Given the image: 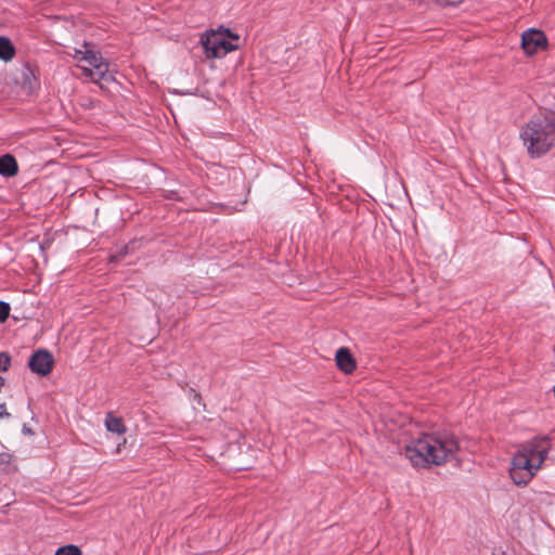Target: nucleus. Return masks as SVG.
Instances as JSON below:
<instances>
[{"label": "nucleus", "mask_w": 555, "mask_h": 555, "mask_svg": "<svg viewBox=\"0 0 555 555\" xmlns=\"http://www.w3.org/2000/svg\"><path fill=\"white\" fill-rule=\"evenodd\" d=\"M240 36L229 28L219 27L201 37L203 52L207 59H221L240 48Z\"/></svg>", "instance_id": "obj_4"}, {"label": "nucleus", "mask_w": 555, "mask_h": 555, "mask_svg": "<svg viewBox=\"0 0 555 555\" xmlns=\"http://www.w3.org/2000/svg\"><path fill=\"white\" fill-rule=\"evenodd\" d=\"M16 469L13 455L8 452L0 453V470L3 473H12Z\"/></svg>", "instance_id": "obj_13"}, {"label": "nucleus", "mask_w": 555, "mask_h": 555, "mask_svg": "<svg viewBox=\"0 0 555 555\" xmlns=\"http://www.w3.org/2000/svg\"><path fill=\"white\" fill-rule=\"evenodd\" d=\"M120 257H121V255L113 256V257H112V261H117Z\"/></svg>", "instance_id": "obj_18"}, {"label": "nucleus", "mask_w": 555, "mask_h": 555, "mask_svg": "<svg viewBox=\"0 0 555 555\" xmlns=\"http://www.w3.org/2000/svg\"><path fill=\"white\" fill-rule=\"evenodd\" d=\"M10 414L7 412V406L4 403L0 404V418L2 417H9Z\"/></svg>", "instance_id": "obj_17"}, {"label": "nucleus", "mask_w": 555, "mask_h": 555, "mask_svg": "<svg viewBox=\"0 0 555 555\" xmlns=\"http://www.w3.org/2000/svg\"><path fill=\"white\" fill-rule=\"evenodd\" d=\"M15 55V48L8 37H0V60L10 62Z\"/></svg>", "instance_id": "obj_11"}, {"label": "nucleus", "mask_w": 555, "mask_h": 555, "mask_svg": "<svg viewBox=\"0 0 555 555\" xmlns=\"http://www.w3.org/2000/svg\"><path fill=\"white\" fill-rule=\"evenodd\" d=\"M28 365L34 373L44 376L53 367V358L47 350H38L30 357Z\"/></svg>", "instance_id": "obj_7"}, {"label": "nucleus", "mask_w": 555, "mask_h": 555, "mask_svg": "<svg viewBox=\"0 0 555 555\" xmlns=\"http://www.w3.org/2000/svg\"><path fill=\"white\" fill-rule=\"evenodd\" d=\"M55 555H81V551L76 545L68 544L57 548Z\"/></svg>", "instance_id": "obj_14"}, {"label": "nucleus", "mask_w": 555, "mask_h": 555, "mask_svg": "<svg viewBox=\"0 0 555 555\" xmlns=\"http://www.w3.org/2000/svg\"><path fill=\"white\" fill-rule=\"evenodd\" d=\"M17 164L15 158L10 155H3L0 157V175L11 177L16 175Z\"/></svg>", "instance_id": "obj_10"}, {"label": "nucleus", "mask_w": 555, "mask_h": 555, "mask_svg": "<svg viewBox=\"0 0 555 555\" xmlns=\"http://www.w3.org/2000/svg\"><path fill=\"white\" fill-rule=\"evenodd\" d=\"M520 139H555V115L532 118L520 133Z\"/></svg>", "instance_id": "obj_5"}, {"label": "nucleus", "mask_w": 555, "mask_h": 555, "mask_svg": "<svg viewBox=\"0 0 555 555\" xmlns=\"http://www.w3.org/2000/svg\"><path fill=\"white\" fill-rule=\"evenodd\" d=\"M548 40L545 34L537 28H529L521 35V47L528 56H532L540 50H546Z\"/></svg>", "instance_id": "obj_6"}, {"label": "nucleus", "mask_w": 555, "mask_h": 555, "mask_svg": "<svg viewBox=\"0 0 555 555\" xmlns=\"http://www.w3.org/2000/svg\"><path fill=\"white\" fill-rule=\"evenodd\" d=\"M11 364V358L7 352H0V372L9 370Z\"/></svg>", "instance_id": "obj_15"}, {"label": "nucleus", "mask_w": 555, "mask_h": 555, "mask_svg": "<svg viewBox=\"0 0 555 555\" xmlns=\"http://www.w3.org/2000/svg\"><path fill=\"white\" fill-rule=\"evenodd\" d=\"M106 429L114 434H124L126 431V426L124 425L121 418L116 417L112 414H108L105 418Z\"/></svg>", "instance_id": "obj_12"}, {"label": "nucleus", "mask_w": 555, "mask_h": 555, "mask_svg": "<svg viewBox=\"0 0 555 555\" xmlns=\"http://www.w3.org/2000/svg\"><path fill=\"white\" fill-rule=\"evenodd\" d=\"M550 450L546 437L534 439L522 446L511 463V478L517 486L527 485L541 468Z\"/></svg>", "instance_id": "obj_2"}, {"label": "nucleus", "mask_w": 555, "mask_h": 555, "mask_svg": "<svg viewBox=\"0 0 555 555\" xmlns=\"http://www.w3.org/2000/svg\"><path fill=\"white\" fill-rule=\"evenodd\" d=\"M525 145L531 157H540L552 147V143L548 141H525Z\"/></svg>", "instance_id": "obj_9"}, {"label": "nucleus", "mask_w": 555, "mask_h": 555, "mask_svg": "<svg viewBox=\"0 0 555 555\" xmlns=\"http://www.w3.org/2000/svg\"><path fill=\"white\" fill-rule=\"evenodd\" d=\"M459 442L453 435H423L412 439L404 448L405 457L415 467L441 465L453 459L459 450Z\"/></svg>", "instance_id": "obj_1"}, {"label": "nucleus", "mask_w": 555, "mask_h": 555, "mask_svg": "<svg viewBox=\"0 0 555 555\" xmlns=\"http://www.w3.org/2000/svg\"><path fill=\"white\" fill-rule=\"evenodd\" d=\"M24 431L25 433H30V429H27L26 427H24Z\"/></svg>", "instance_id": "obj_19"}, {"label": "nucleus", "mask_w": 555, "mask_h": 555, "mask_svg": "<svg viewBox=\"0 0 555 555\" xmlns=\"http://www.w3.org/2000/svg\"><path fill=\"white\" fill-rule=\"evenodd\" d=\"M10 313V306L4 301H0V322H4Z\"/></svg>", "instance_id": "obj_16"}, {"label": "nucleus", "mask_w": 555, "mask_h": 555, "mask_svg": "<svg viewBox=\"0 0 555 555\" xmlns=\"http://www.w3.org/2000/svg\"><path fill=\"white\" fill-rule=\"evenodd\" d=\"M337 366L349 374L356 369V362L348 348H339L336 352Z\"/></svg>", "instance_id": "obj_8"}, {"label": "nucleus", "mask_w": 555, "mask_h": 555, "mask_svg": "<svg viewBox=\"0 0 555 555\" xmlns=\"http://www.w3.org/2000/svg\"><path fill=\"white\" fill-rule=\"evenodd\" d=\"M73 57L77 61L83 75L91 81L98 83L113 78L108 70V63L90 43L85 41L79 48H76Z\"/></svg>", "instance_id": "obj_3"}]
</instances>
